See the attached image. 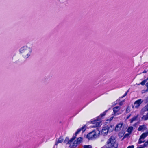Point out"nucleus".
<instances>
[{"mask_svg": "<svg viewBox=\"0 0 148 148\" xmlns=\"http://www.w3.org/2000/svg\"><path fill=\"white\" fill-rule=\"evenodd\" d=\"M133 127H130L127 129V132L129 133H131L133 130Z\"/></svg>", "mask_w": 148, "mask_h": 148, "instance_id": "nucleus-19", "label": "nucleus"}, {"mask_svg": "<svg viewBox=\"0 0 148 148\" xmlns=\"http://www.w3.org/2000/svg\"><path fill=\"white\" fill-rule=\"evenodd\" d=\"M123 125V123H120L118 124L116 126L115 128V130L117 131H120Z\"/></svg>", "mask_w": 148, "mask_h": 148, "instance_id": "nucleus-10", "label": "nucleus"}, {"mask_svg": "<svg viewBox=\"0 0 148 148\" xmlns=\"http://www.w3.org/2000/svg\"><path fill=\"white\" fill-rule=\"evenodd\" d=\"M125 102V101L124 100H123V101H121L119 103V105H121V106L123 104V103Z\"/></svg>", "mask_w": 148, "mask_h": 148, "instance_id": "nucleus-25", "label": "nucleus"}, {"mask_svg": "<svg viewBox=\"0 0 148 148\" xmlns=\"http://www.w3.org/2000/svg\"><path fill=\"white\" fill-rule=\"evenodd\" d=\"M145 100L146 102H148V97L145 98Z\"/></svg>", "mask_w": 148, "mask_h": 148, "instance_id": "nucleus-29", "label": "nucleus"}, {"mask_svg": "<svg viewBox=\"0 0 148 148\" xmlns=\"http://www.w3.org/2000/svg\"><path fill=\"white\" fill-rule=\"evenodd\" d=\"M118 144L115 137L111 136L107 140L106 146V147H118Z\"/></svg>", "mask_w": 148, "mask_h": 148, "instance_id": "nucleus-2", "label": "nucleus"}, {"mask_svg": "<svg viewBox=\"0 0 148 148\" xmlns=\"http://www.w3.org/2000/svg\"><path fill=\"white\" fill-rule=\"evenodd\" d=\"M81 130V129L80 128L78 129L77 131L75 133V134L74 135L73 137L72 138V139L69 142V143H70L71 142V141H72L73 140H74L76 137V136L77 134H78Z\"/></svg>", "mask_w": 148, "mask_h": 148, "instance_id": "nucleus-12", "label": "nucleus"}, {"mask_svg": "<svg viewBox=\"0 0 148 148\" xmlns=\"http://www.w3.org/2000/svg\"><path fill=\"white\" fill-rule=\"evenodd\" d=\"M137 148H143V147H142L140 145Z\"/></svg>", "mask_w": 148, "mask_h": 148, "instance_id": "nucleus-35", "label": "nucleus"}, {"mask_svg": "<svg viewBox=\"0 0 148 148\" xmlns=\"http://www.w3.org/2000/svg\"><path fill=\"white\" fill-rule=\"evenodd\" d=\"M19 51L23 58L24 59H26L31 56L32 49V47L25 45L21 47Z\"/></svg>", "mask_w": 148, "mask_h": 148, "instance_id": "nucleus-1", "label": "nucleus"}, {"mask_svg": "<svg viewBox=\"0 0 148 148\" xmlns=\"http://www.w3.org/2000/svg\"><path fill=\"white\" fill-rule=\"evenodd\" d=\"M80 129L82 131V132H83L86 130V127L85 126H83L81 128H80Z\"/></svg>", "mask_w": 148, "mask_h": 148, "instance_id": "nucleus-22", "label": "nucleus"}, {"mask_svg": "<svg viewBox=\"0 0 148 148\" xmlns=\"http://www.w3.org/2000/svg\"><path fill=\"white\" fill-rule=\"evenodd\" d=\"M127 92H125L123 95V96L122 97V98H123L124 97H125V96L127 94Z\"/></svg>", "mask_w": 148, "mask_h": 148, "instance_id": "nucleus-27", "label": "nucleus"}, {"mask_svg": "<svg viewBox=\"0 0 148 148\" xmlns=\"http://www.w3.org/2000/svg\"><path fill=\"white\" fill-rule=\"evenodd\" d=\"M16 58H17V57L15 55H13L12 58V60L13 62H17V60H15Z\"/></svg>", "mask_w": 148, "mask_h": 148, "instance_id": "nucleus-23", "label": "nucleus"}, {"mask_svg": "<svg viewBox=\"0 0 148 148\" xmlns=\"http://www.w3.org/2000/svg\"><path fill=\"white\" fill-rule=\"evenodd\" d=\"M72 139V138L69 140V138L66 137V138L64 142V143H66V144H68L69 145V146L70 147L71 146V143H73V141L74 140H73L72 141H71V142L70 143H69V142Z\"/></svg>", "mask_w": 148, "mask_h": 148, "instance_id": "nucleus-13", "label": "nucleus"}, {"mask_svg": "<svg viewBox=\"0 0 148 148\" xmlns=\"http://www.w3.org/2000/svg\"><path fill=\"white\" fill-rule=\"evenodd\" d=\"M100 131L97 129L95 130H93L88 134L87 136V138L89 140H92L98 137L100 134Z\"/></svg>", "mask_w": 148, "mask_h": 148, "instance_id": "nucleus-4", "label": "nucleus"}, {"mask_svg": "<svg viewBox=\"0 0 148 148\" xmlns=\"http://www.w3.org/2000/svg\"><path fill=\"white\" fill-rule=\"evenodd\" d=\"M107 111L106 110L104 112L101 114L100 116H98L96 119L91 121L92 123L94 124L92 127H96L101 125V122L100 121L101 118L105 116Z\"/></svg>", "mask_w": 148, "mask_h": 148, "instance_id": "nucleus-3", "label": "nucleus"}, {"mask_svg": "<svg viewBox=\"0 0 148 148\" xmlns=\"http://www.w3.org/2000/svg\"><path fill=\"white\" fill-rule=\"evenodd\" d=\"M134 146L133 145L129 146L127 148H134Z\"/></svg>", "mask_w": 148, "mask_h": 148, "instance_id": "nucleus-28", "label": "nucleus"}, {"mask_svg": "<svg viewBox=\"0 0 148 148\" xmlns=\"http://www.w3.org/2000/svg\"><path fill=\"white\" fill-rule=\"evenodd\" d=\"M64 138L63 136H61L59 138L58 141L56 143L55 145H57L58 143H62L63 141Z\"/></svg>", "mask_w": 148, "mask_h": 148, "instance_id": "nucleus-15", "label": "nucleus"}, {"mask_svg": "<svg viewBox=\"0 0 148 148\" xmlns=\"http://www.w3.org/2000/svg\"><path fill=\"white\" fill-rule=\"evenodd\" d=\"M84 148H92L91 145H84L83 146Z\"/></svg>", "mask_w": 148, "mask_h": 148, "instance_id": "nucleus-21", "label": "nucleus"}, {"mask_svg": "<svg viewBox=\"0 0 148 148\" xmlns=\"http://www.w3.org/2000/svg\"><path fill=\"white\" fill-rule=\"evenodd\" d=\"M113 119V117H111L110 118V119H109V121H111L112 119Z\"/></svg>", "mask_w": 148, "mask_h": 148, "instance_id": "nucleus-34", "label": "nucleus"}, {"mask_svg": "<svg viewBox=\"0 0 148 148\" xmlns=\"http://www.w3.org/2000/svg\"><path fill=\"white\" fill-rule=\"evenodd\" d=\"M145 80H146V81H147L148 80V77Z\"/></svg>", "mask_w": 148, "mask_h": 148, "instance_id": "nucleus-36", "label": "nucleus"}, {"mask_svg": "<svg viewBox=\"0 0 148 148\" xmlns=\"http://www.w3.org/2000/svg\"><path fill=\"white\" fill-rule=\"evenodd\" d=\"M147 71V70H146L145 69L144 71L142 72L143 73H146Z\"/></svg>", "mask_w": 148, "mask_h": 148, "instance_id": "nucleus-31", "label": "nucleus"}, {"mask_svg": "<svg viewBox=\"0 0 148 148\" xmlns=\"http://www.w3.org/2000/svg\"><path fill=\"white\" fill-rule=\"evenodd\" d=\"M131 116V114H130V115H129L127 117V119H129L130 117Z\"/></svg>", "mask_w": 148, "mask_h": 148, "instance_id": "nucleus-33", "label": "nucleus"}, {"mask_svg": "<svg viewBox=\"0 0 148 148\" xmlns=\"http://www.w3.org/2000/svg\"><path fill=\"white\" fill-rule=\"evenodd\" d=\"M144 101L141 99H139L136 101L134 103V105L132 106L133 108H138L140 106V104L143 102Z\"/></svg>", "mask_w": 148, "mask_h": 148, "instance_id": "nucleus-7", "label": "nucleus"}, {"mask_svg": "<svg viewBox=\"0 0 148 148\" xmlns=\"http://www.w3.org/2000/svg\"><path fill=\"white\" fill-rule=\"evenodd\" d=\"M146 111H148V104L143 107L141 110V112L142 114Z\"/></svg>", "mask_w": 148, "mask_h": 148, "instance_id": "nucleus-14", "label": "nucleus"}, {"mask_svg": "<svg viewBox=\"0 0 148 148\" xmlns=\"http://www.w3.org/2000/svg\"><path fill=\"white\" fill-rule=\"evenodd\" d=\"M146 82V80L145 79L143 81H142L139 84H141L142 85H144Z\"/></svg>", "mask_w": 148, "mask_h": 148, "instance_id": "nucleus-24", "label": "nucleus"}, {"mask_svg": "<svg viewBox=\"0 0 148 148\" xmlns=\"http://www.w3.org/2000/svg\"><path fill=\"white\" fill-rule=\"evenodd\" d=\"M146 129V126L145 125H143L139 126L138 129V131H144Z\"/></svg>", "mask_w": 148, "mask_h": 148, "instance_id": "nucleus-9", "label": "nucleus"}, {"mask_svg": "<svg viewBox=\"0 0 148 148\" xmlns=\"http://www.w3.org/2000/svg\"><path fill=\"white\" fill-rule=\"evenodd\" d=\"M118 147H107L108 148H117Z\"/></svg>", "mask_w": 148, "mask_h": 148, "instance_id": "nucleus-32", "label": "nucleus"}, {"mask_svg": "<svg viewBox=\"0 0 148 148\" xmlns=\"http://www.w3.org/2000/svg\"><path fill=\"white\" fill-rule=\"evenodd\" d=\"M140 145L142 147H143V148H145L147 147L148 145V140L145 142L144 144Z\"/></svg>", "mask_w": 148, "mask_h": 148, "instance_id": "nucleus-18", "label": "nucleus"}, {"mask_svg": "<svg viewBox=\"0 0 148 148\" xmlns=\"http://www.w3.org/2000/svg\"><path fill=\"white\" fill-rule=\"evenodd\" d=\"M114 127L111 125H108L103 127L101 131V133L104 136L106 135L108 132H111L114 130Z\"/></svg>", "mask_w": 148, "mask_h": 148, "instance_id": "nucleus-5", "label": "nucleus"}, {"mask_svg": "<svg viewBox=\"0 0 148 148\" xmlns=\"http://www.w3.org/2000/svg\"><path fill=\"white\" fill-rule=\"evenodd\" d=\"M142 119L144 121L148 120V112L145 115H144L142 117Z\"/></svg>", "mask_w": 148, "mask_h": 148, "instance_id": "nucleus-16", "label": "nucleus"}, {"mask_svg": "<svg viewBox=\"0 0 148 148\" xmlns=\"http://www.w3.org/2000/svg\"><path fill=\"white\" fill-rule=\"evenodd\" d=\"M148 135V132L143 133L140 136V139L144 140Z\"/></svg>", "mask_w": 148, "mask_h": 148, "instance_id": "nucleus-11", "label": "nucleus"}, {"mask_svg": "<svg viewBox=\"0 0 148 148\" xmlns=\"http://www.w3.org/2000/svg\"><path fill=\"white\" fill-rule=\"evenodd\" d=\"M82 140V138L81 137L78 138L76 140L73 142V143L71 144L70 147L75 148L79 144L81 143Z\"/></svg>", "mask_w": 148, "mask_h": 148, "instance_id": "nucleus-6", "label": "nucleus"}, {"mask_svg": "<svg viewBox=\"0 0 148 148\" xmlns=\"http://www.w3.org/2000/svg\"><path fill=\"white\" fill-rule=\"evenodd\" d=\"M145 142V140H143L142 139H140V138H139L138 141V144H141Z\"/></svg>", "mask_w": 148, "mask_h": 148, "instance_id": "nucleus-20", "label": "nucleus"}, {"mask_svg": "<svg viewBox=\"0 0 148 148\" xmlns=\"http://www.w3.org/2000/svg\"><path fill=\"white\" fill-rule=\"evenodd\" d=\"M138 115H137V116H134L130 119V123H132L134 121H136L138 116Z\"/></svg>", "mask_w": 148, "mask_h": 148, "instance_id": "nucleus-17", "label": "nucleus"}, {"mask_svg": "<svg viewBox=\"0 0 148 148\" xmlns=\"http://www.w3.org/2000/svg\"><path fill=\"white\" fill-rule=\"evenodd\" d=\"M120 109V108L119 106H116L113 108L114 112L115 115H119L121 113V112L119 111Z\"/></svg>", "mask_w": 148, "mask_h": 148, "instance_id": "nucleus-8", "label": "nucleus"}, {"mask_svg": "<svg viewBox=\"0 0 148 148\" xmlns=\"http://www.w3.org/2000/svg\"><path fill=\"white\" fill-rule=\"evenodd\" d=\"M129 135V134H125L124 136L123 137V139L124 138H126L127 137H128Z\"/></svg>", "mask_w": 148, "mask_h": 148, "instance_id": "nucleus-26", "label": "nucleus"}, {"mask_svg": "<svg viewBox=\"0 0 148 148\" xmlns=\"http://www.w3.org/2000/svg\"><path fill=\"white\" fill-rule=\"evenodd\" d=\"M146 86L147 87V90H148V82L146 84Z\"/></svg>", "mask_w": 148, "mask_h": 148, "instance_id": "nucleus-30", "label": "nucleus"}]
</instances>
